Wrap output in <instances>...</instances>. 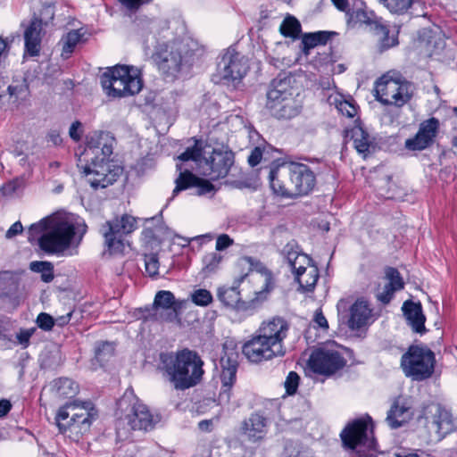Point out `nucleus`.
<instances>
[{
    "instance_id": "63",
    "label": "nucleus",
    "mask_w": 457,
    "mask_h": 457,
    "mask_svg": "<svg viewBox=\"0 0 457 457\" xmlns=\"http://www.w3.org/2000/svg\"><path fill=\"white\" fill-rule=\"evenodd\" d=\"M262 157V151L260 146L254 147L250 155L248 156V163L251 167H255L261 162Z\"/></svg>"
},
{
    "instance_id": "30",
    "label": "nucleus",
    "mask_w": 457,
    "mask_h": 457,
    "mask_svg": "<svg viewBox=\"0 0 457 457\" xmlns=\"http://www.w3.org/2000/svg\"><path fill=\"white\" fill-rule=\"evenodd\" d=\"M351 137L353 141V146L357 152L366 157L376 148L374 140L369 133L360 126H355L351 130Z\"/></svg>"
},
{
    "instance_id": "34",
    "label": "nucleus",
    "mask_w": 457,
    "mask_h": 457,
    "mask_svg": "<svg viewBox=\"0 0 457 457\" xmlns=\"http://www.w3.org/2000/svg\"><path fill=\"white\" fill-rule=\"evenodd\" d=\"M84 33L80 29H72L63 35L60 40L62 45V57L67 59L74 52L77 45L81 41Z\"/></svg>"
},
{
    "instance_id": "16",
    "label": "nucleus",
    "mask_w": 457,
    "mask_h": 457,
    "mask_svg": "<svg viewBox=\"0 0 457 457\" xmlns=\"http://www.w3.org/2000/svg\"><path fill=\"white\" fill-rule=\"evenodd\" d=\"M184 305V301L177 300L172 292L160 290L156 293L153 307L157 320L167 322L179 320V313Z\"/></svg>"
},
{
    "instance_id": "50",
    "label": "nucleus",
    "mask_w": 457,
    "mask_h": 457,
    "mask_svg": "<svg viewBox=\"0 0 457 457\" xmlns=\"http://www.w3.org/2000/svg\"><path fill=\"white\" fill-rule=\"evenodd\" d=\"M190 297L197 306H208L212 302V295L207 289H196L191 293Z\"/></svg>"
},
{
    "instance_id": "54",
    "label": "nucleus",
    "mask_w": 457,
    "mask_h": 457,
    "mask_svg": "<svg viewBox=\"0 0 457 457\" xmlns=\"http://www.w3.org/2000/svg\"><path fill=\"white\" fill-rule=\"evenodd\" d=\"M309 266H314L312 264V260L307 254L303 253L300 254V256L294 261L290 268L295 277H296V275L301 271H305Z\"/></svg>"
},
{
    "instance_id": "39",
    "label": "nucleus",
    "mask_w": 457,
    "mask_h": 457,
    "mask_svg": "<svg viewBox=\"0 0 457 457\" xmlns=\"http://www.w3.org/2000/svg\"><path fill=\"white\" fill-rule=\"evenodd\" d=\"M331 35L332 34L328 31H317L305 34L302 40L304 51L320 45H325L330 39Z\"/></svg>"
},
{
    "instance_id": "48",
    "label": "nucleus",
    "mask_w": 457,
    "mask_h": 457,
    "mask_svg": "<svg viewBox=\"0 0 457 457\" xmlns=\"http://www.w3.org/2000/svg\"><path fill=\"white\" fill-rule=\"evenodd\" d=\"M281 254L284 259L287 261L288 266L290 267L294 261H295L300 254H303L301 248L297 245L295 241L288 242L282 249Z\"/></svg>"
},
{
    "instance_id": "17",
    "label": "nucleus",
    "mask_w": 457,
    "mask_h": 457,
    "mask_svg": "<svg viewBox=\"0 0 457 457\" xmlns=\"http://www.w3.org/2000/svg\"><path fill=\"white\" fill-rule=\"evenodd\" d=\"M291 168V198L307 195L316 185V177L306 164L290 162Z\"/></svg>"
},
{
    "instance_id": "3",
    "label": "nucleus",
    "mask_w": 457,
    "mask_h": 457,
    "mask_svg": "<svg viewBox=\"0 0 457 457\" xmlns=\"http://www.w3.org/2000/svg\"><path fill=\"white\" fill-rule=\"evenodd\" d=\"M161 361L169 381L177 390L196 386L204 375V361L194 351L184 349L176 354H162Z\"/></svg>"
},
{
    "instance_id": "37",
    "label": "nucleus",
    "mask_w": 457,
    "mask_h": 457,
    "mask_svg": "<svg viewBox=\"0 0 457 457\" xmlns=\"http://www.w3.org/2000/svg\"><path fill=\"white\" fill-rule=\"evenodd\" d=\"M350 21L353 23L365 24L370 27V29H376L377 23H381L382 20L378 19L373 12L363 9H358L350 14Z\"/></svg>"
},
{
    "instance_id": "23",
    "label": "nucleus",
    "mask_w": 457,
    "mask_h": 457,
    "mask_svg": "<svg viewBox=\"0 0 457 457\" xmlns=\"http://www.w3.org/2000/svg\"><path fill=\"white\" fill-rule=\"evenodd\" d=\"M268 431V419L260 412L252 413L241 426L242 434L253 443L262 441Z\"/></svg>"
},
{
    "instance_id": "9",
    "label": "nucleus",
    "mask_w": 457,
    "mask_h": 457,
    "mask_svg": "<svg viewBox=\"0 0 457 457\" xmlns=\"http://www.w3.org/2000/svg\"><path fill=\"white\" fill-rule=\"evenodd\" d=\"M267 108L278 119H291L299 109L292 97L290 79L286 77L274 79L267 93Z\"/></svg>"
},
{
    "instance_id": "15",
    "label": "nucleus",
    "mask_w": 457,
    "mask_h": 457,
    "mask_svg": "<svg viewBox=\"0 0 457 457\" xmlns=\"http://www.w3.org/2000/svg\"><path fill=\"white\" fill-rule=\"evenodd\" d=\"M345 364L346 361L339 351L328 347L314 351L308 361L310 369L320 375L334 374L343 369Z\"/></svg>"
},
{
    "instance_id": "64",
    "label": "nucleus",
    "mask_w": 457,
    "mask_h": 457,
    "mask_svg": "<svg viewBox=\"0 0 457 457\" xmlns=\"http://www.w3.org/2000/svg\"><path fill=\"white\" fill-rule=\"evenodd\" d=\"M23 231V226L21 221L14 222L5 233L7 239H12L16 236L21 234Z\"/></svg>"
},
{
    "instance_id": "25",
    "label": "nucleus",
    "mask_w": 457,
    "mask_h": 457,
    "mask_svg": "<svg viewBox=\"0 0 457 457\" xmlns=\"http://www.w3.org/2000/svg\"><path fill=\"white\" fill-rule=\"evenodd\" d=\"M411 416V405L407 399L395 398L387 411L386 421L391 428H398L406 423Z\"/></svg>"
},
{
    "instance_id": "62",
    "label": "nucleus",
    "mask_w": 457,
    "mask_h": 457,
    "mask_svg": "<svg viewBox=\"0 0 457 457\" xmlns=\"http://www.w3.org/2000/svg\"><path fill=\"white\" fill-rule=\"evenodd\" d=\"M34 331V328L21 329V331L16 336L18 343L26 348L29 345V339L32 337Z\"/></svg>"
},
{
    "instance_id": "29",
    "label": "nucleus",
    "mask_w": 457,
    "mask_h": 457,
    "mask_svg": "<svg viewBox=\"0 0 457 457\" xmlns=\"http://www.w3.org/2000/svg\"><path fill=\"white\" fill-rule=\"evenodd\" d=\"M371 318V309L368 303L357 300L351 307L348 326L351 329H359L366 326Z\"/></svg>"
},
{
    "instance_id": "13",
    "label": "nucleus",
    "mask_w": 457,
    "mask_h": 457,
    "mask_svg": "<svg viewBox=\"0 0 457 457\" xmlns=\"http://www.w3.org/2000/svg\"><path fill=\"white\" fill-rule=\"evenodd\" d=\"M136 228L137 219L129 214H123L103 224L100 233L104 238V245L109 253H122L125 248V236Z\"/></svg>"
},
{
    "instance_id": "55",
    "label": "nucleus",
    "mask_w": 457,
    "mask_h": 457,
    "mask_svg": "<svg viewBox=\"0 0 457 457\" xmlns=\"http://www.w3.org/2000/svg\"><path fill=\"white\" fill-rule=\"evenodd\" d=\"M202 155V148L198 145V141L196 140L195 145L191 147H187L179 157L178 159L182 162L187 161H198Z\"/></svg>"
},
{
    "instance_id": "42",
    "label": "nucleus",
    "mask_w": 457,
    "mask_h": 457,
    "mask_svg": "<svg viewBox=\"0 0 457 457\" xmlns=\"http://www.w3.org/2000/svg\"><path fill=\"white\" fill-rule=\"evenodd\" d=\"M223 256L217 253L212 252L206 253L203 257V272L208 276L218 270L220 264L221 263Z\"/></svg>"
},
{
    "instance_id": "14",
    "label": "nucleus",
    "mask_w": 457,
    "mask_h": 457,
    "mask_svg": "<svg viewBox=\"0 0 457 457\" xmlns=\"http://www.w3.org/2000/svg\"><path fill=\"white\" fill-rule=\"evenodd\" d=\"M249 70L247 60L230 46L224 51L218 62V74L226 82H240Z\"/></svg>"
},
{
    "instance_id": "24",
    "label": "nucleus",
    "mask_w": 457,
    "mask_h": 457,
    "mask_svg": "<svg viewBox=\"0 0 457 457\" xmlns=\"http://www.w3.org/2000/svg\"><path fill=\"white\" fill-rule=\"evenodd\" d=\"M43 27L37 19H31L24 30L25 54L29 56L39 55L44 35Z\"/></svg>"
},
{
    "instance_id": "43",
    "label": "nucleus",
    "mask_w": 457,
    "mask_h": 457,
    "mask_svg": "<svg viewBox=\"0 0 457 457\" xmlns=\"http://www.w3.org/2000/svg\"><path fill=\"white\" fill-rule=\"evenodd\" d=\"M391 13L404 14L406 13L413 4V0H379Z\"/></svg>"
},
{
    "instance_id": "12",
    "label": "nucleus",
    "mask_w": 457,
    "mask_h": 457,
    "mask_svg": "<svg viewBox=\"0 0 457 457\" xmlns=\"http://www.w3.org/2000/svg\"><path fill=\"white\" fill-rule=\"evenodd\" d=\"M375 92L377 100L381 104L402 107L411 99L414 86L401 78L384 75L376 82Z\"/></svg>"
},
{
    "instance_id": "8",
    "label": "nucleus",
    "mask_w": 457,
    "mask_h": 457,
    "mask_svg": "<svg viewBox=\"0 0 457 457\" xmlns=\"http://www.w3.org/2000/svg\"><path fill=\"white\" fill-rule=\"evenodd\" d=\"M77 224L70 219L54 218L49 229L38 238L39 248L47 254L65 255L76 234Z\"/></svg>"
},
{
    "instance_id": "28",
    "label": "nucleus",
    "mask_w": 457,
    "mask_h": 457,
    "mask_svg": "<svg viewBox=\"0 0 457 457\" xmlns=\"http://www.w3.org/2000/svg\"><path fill=\"white\" fill-rule=\"evenodd\" d=\"M430 412L433 413V417L428 422L431 423L432 427L440 436H445L454 428L452 415L440 405L431 406Z\"/></svg>"
},
{
    "instance_id": "61",
    "label": "nucleus",
    "mask_w": 457,
    "mask_h": 457,
    "mask_svg": "<svg viewBox=\"0 0 457 457\" xmlns=\"http://www.w3.org/2000/svg\"><path fill=\"white\" fill-rule=\"evenodd\" d=\"M233 239L227 234L220 235L216 239V251H223L232 245Z\"/></svg>"
},
{
    "instance_id": "58",
    "label": "nucleus",
    "mask_w": 457,
    "mask_h": 457,
    "mask_svg": "<svg viewBox=\"0 0 457 457\" xmlns=\"http://www.w3.org/2000/svg\"><path fill=\"white\" fill-rule=\"evenodd\" d=\"M36 322L37 327L45 331H50L54 326V319L46 312H40Z\"/></svg>"
},
{
    "instance_id": "47",
    "label": "nucleus",
    "mask_w": 457,
    "mask_h": 457,
    "mask_svg": "<svg viewBox=\"0 0 457 457\" xmlns=\"http://www.w3.org/2000/svg\"><path fill=\"white\" fill-rule=\"evenodd\" d=\"M114 345L109 342L100 343L96 348V359L103 366L114 355Z\"/></svg>"
},
{
    "instance_id": "7",
    "label": "nucleus",
    "mask_w": 457,
    "mask_h": 457,
    "mask_svg": "<svg viewBox=\"0 0 457 457\" xmlns=\"http://www.w3.org/2000/svg\"><path fill=\"white\" fill-rule=\"evenodd\" d=\"M119 410L124 411L120 423L127 425L132 430L149 431L160 422L161 417L154 414L148 407L135 395L132 389H127L118 403Z\"/></svg>"
},
{
    "instance_id": "41",
    "label": "nucleus",
    "mask_w": 457,
    "mask_h": 457,
    "mask_svg": "<svg viewBox=\"0 0 457 457\" xmlns=\"http://www.w3.org/2000/svg\"><path fill=\"white\" fill-rule=\"evenodd\" d=\"M279 31L284 37L296 38L301 32V24L295 17L288 16L282 21Z\"/></svg>"
},
{
    "instance_id": "35",
    "label": "nucleus",
    "mask_w": 457,
    "mask_h": 457,
    "mask_svg": "<svg viewBox=\"0 0 457 457\" xmlns=\"http://www.w3.org/2000/svg\"><path fill=\"white\" fill-rule=\"evenodd\" d=\"M295 279L298 282L303 291L311 292L314 289L319 279L318 268L315 265L309 266L305 271L298 273L296 277H295Z\"/></svg>"
},
{
    "instance_id": "45",
    "label": "nucleus",
    "mask_w": 457,
    "mask_h": 457,
    "mask_svg": "<svg viewBox=\"0 0 457 457\" xmlns=\"http://www.w3.org/2000/svg\"><path fill=\"white\" fill-rule=\"evenodd\" d=\"M195 181H197V176L194 175L192 172L188 170L180 172L179 176L175 180L176 187L173 190V196L182 190L195 187Z\"/></svg>"
},
{
    "instance_id": "32",
    "label": "nucleus",
    "mask_w": 457,
    "mask_h": 457,
    "mask_svg": "<svg viewBox=\"0 0 457 457\" xmlns=\"http://www.w3.org/2000/svg\"><path fill=\"white\" fill-rule=\"evenodd\" d=\"M244 276H242L239 279L234 282V285L231 287L223 286L218 288L217 296L218 299L226 306L236 308L237 304H238L240 297V292L238 290V287L242 280L244 279Z\"/></svg>"
},
{
    "instance_id": "22",
    "label": "nucleus",
    "mask_w": 457,
    "mask_h": 457,
    "mask_svg": "<svg viewBox=\"0 0 457 457\" xmlns=\"http://www.w3.org/2000/svg\"><path fill=\"white\" fill-rule=\"evenodd\" d=\"M415 46L421 54L431 57L438 54L445 48V41L439 33L423 29L418 34Z\"/></svg>"
},
{
    "instance_id": "36",
    "label": "nucleus",
    "mask_w": 457,
    "mask_h": 457,
    "mask_svg": "<svg viewBox=\"0 0 457 457\" xmlns=\"http://www.w3.org/2000/svg\"><path fill=\"white\" fill-rule=\"evenodd\" d=\"M18 276L9 270L0 272V296L6 297L13 295L18 288Z\"/></svg>"
},
{
    "instance_id": "57",
    "label": "nucleus",
    "mask_w": 457,
    "mask_h": 457,
    "mask_svg": "<svg viewBox=\"0 0 457 457\" xmlns=\"http://www.w3.org/2000/svg\"><path fill=\"white\" fill-rule=\"evenodd\" d=\"M145 267L149 276L154 277L158 274L159 260L156 254L151 253L145 256Z\"/></svg>"
},
{
    "instance_id": "2",
    "label": "nucleus",
    "mask_w": 457,
    "mask_h": 457,
    "mask_svg": "<svg viewBox=\"0 0 457 457\" xmlns=\"http://www.w3.org/2000/svg\"><path fill=\"white\" fill-rule=\"evenodd\" d=\"M288 329V323L282 318L262 322L257 334L244 344L243 354L253 363L284 356L286 349L283 342Z\"/></svg>"
},
{
    "instance_id": "56",
    "label": "nucleus",
    "mask_w": 457,
    "mask_h": 457,
    "mask_svg": "<svg viewBox=\"0 0 457 457\" xmlns=\"http://www.w3.org/2000/svg\"><path fill=\"white\" fill-rule=\"evenodd\" d=\"M300 377L295 371H290L285 380V388L287 395H292L295 394L299 386Z\"/></svg>"
},
{
    "instance_id": "1",
    "label": "nucleus",
    "mask_w": 457,
    "mask_h": 457,
    "mask_svg": "<svg viewBox=\"0 0 457 457\" xmlns=\"http://www.w3.org/2000/svg\"><path fill=\"white\" fill-rule=\"evenodd\" d=\"M114 138L109 132L96 131L87 137L82 166L88 184L94 189L105 188L113 184L122 173V167L111 159Z\"/></svg>"
},
{
    "instance_id": "33",
    "label": "nucleus",
    "mask_w": 457,
    "mask_h": 457,
    "mask_svg": "<svg viewBox=\"0 0 457 457\" xmlns=\"http://www.w3.org/2000/svg\"><path fill=\"white\" fill-rule=\"evenodd\" d=\"M373 31L379 36L378 46L380 51L387 50L398 45V31H391L383 22L377 23Z\"/></svg>"
},
{
    "instance_id": "10",
    "label": "nucleus",
    "mask_w": 457,
    "mask_h": 457,
    "mask_svg": "<svg viewBox=\"0 0 457 457\" xmlns=\"http://www.w3.org/2000/svg\"><path fill=\"white\" fill-rule=\"evenodd\" d=\"M184 49L185 46L179 42L160 45L156 46L153 59L162 73L175 78L184 68L193 64V54L187 51L183 54Z\"/></svg>"
},
{
    "instance_id": "53",
    "label": "nucleus",
    "mask_w": 457,
    "mask_h": 457,
    "mask_svg": "<svg viewBox=\"0 0 457 457\" xmlns=\"http://www.w3.org/2000/svg\"><path fill=\"white\" fill-rule=\"evenodd\" d=\"M241 262L245 264H248L250 269L253 270H256L257 272H260L262 274L265 275V281L264 286L266 285V279L268 277L270 278L271 282H273L271 273L268 270V269L257 259L251 257V256H245L241 258ZM274 285V283H272Z\"/></svg>"
},
{
    "instance_id": "5",
    "label": "nucleus",
    "mask_w": 457,
    "mask_h": 457,
    "mask_svg": "<svg viewBox=\"0 0 457 457\" xmlns=\"http://www.w3.org/2000/svg\"><path fill=\"white\" fill-rule=\"evenodd\" d=\"M104 92L112 98H121L138 94L143 87L140 71L129 65L109 68L100 77Z\"/></svg>"
},
{
    "instance_id": "31",
    "label": "nucleus",
    "mask_w": 457,
    "mask_h": 457,
    "mask_svg": "<svg viewBox=\"0 0 457 457\" xmlns=\"http://www.w3.org/2000/svg\"><path fill=\"white\" fill-rule=\"evenodd\" d=\"M273 289V284L270 277L266 279V285L263 288L255 293V296L250 301H242L241 299L238 302V304L236 306V310L238 312H245L248 315L253 314L257 308L261 305V303L266 299L267 295Z\"/></svg>"
},
{
    "instance_id": "49",
    "label": "nucleus",
    "mask_w": 457,
    "mask_h": 457,
    "mask_svg": "<svg viewBox=\"0 0 457 457\" xmlns=\"http://www.w3.org/2000/svg\"><path fill=\"white\" fill-rule=\"evenodd\" d=\"M334 104L338 112L348 118H353L357 113L356 105L349 100L343 99L342 96L335 97Z\"/></svg>"
},
{
    "instance_id": "20",
    "label": "nucleus",
    "mask_w": 457,
    "mask_h": 457,
    "mask_svg": "<svg viewBox=\"0 0 457 457\" xmlns=\"http://www.w3.org/2000/svg\"><path fill=\"white\" fill-rule=\"evenodd\" d=\"M234 163L231 153L213 150L210 157L205 158L204 174L212 180L225 178Z\"/></svg>"
},
{
    "instance_id": "44",
    "label": "nucleus",
    "mask_w": 457,
    "mask_h": 457,
    "mask_svg": "<svg viewBox=\"0 0 457 457\" xmlns=\"http://www.w3.org/2000/svg\"><path fill=\"white\" fill-rule=\"evenodd\" d=\"M54 218L47 217L40 220L38 222L33 223L29 226L28 230V240L32 243L35 240L38 241L39 237L50 228V223Z\"/></svg>"
},
{
    "instance_id": "4",
    "label": "nucleus",
    "mask_w": 457,
    "mask_h": 457,
    "mask_svg": "<svg viewBox=\"0 0 457 457\" xmlns=\"http://www.w3.org/2000/svg\"><path fill=\"white\" fill-rule=\"evenodd\" d=\"M98 411L91 401L74 400L59 408L55 415V424L62 434L70 431L84 434L90 429Z\"/></svg>"
},
{
    "instance_id": "6",
    "label": "nucleus",
    "mask_w": 457,
    "mask_h": 457,
    "mask_svg": "<svg viewBox=\"0 0 457 457\" xmlns=\"http://www.w3.org/2000/svg\"><path fill=\"white\" fill-rule=\"evenodd\" d=\"M343 446L358 457H370L376 450L377 441L373 436V423L370 416L349 422L340 433Z\"/></svg>"
},
{
    "instance_id": "38",
    "label": "nucleus",
    "mask_w": 457,
    "mask_h": 457,
    "mask_svg": "<svg viewBox=\"0 0 457 457\" xmlns=\"http://www.w3.org/2000/svg\"><path fill=\"white\" fill-rule=\"evenodd\" d=\"M54 387L59 396L71 398L79 392V386L72 379L61 378L54 381Z\"/></svg>"
},
{
    "instance_id": "18",
    "label": "nucleus",
    "mask_w": 457,
    "mask_h": 457,
    "mask_svg": "<svg viewBox=\"0 0 457 457\" xmlns=\"http://www.w3.org/2000/svg\"><path fill=\"white\" fill-rule=\"evenodd\" d=\"M438 129L437 119L432 117L422 121L416 135L405 140V148L410 151H422L429 147L434 143Z\"/></svg>"
},
{
    "instance_id": "40",
    "label": "nucleus",
    "mask_w": 457,
    "mask_h": 457,
    "mask_svg": "<svg viewBox=\"0 0 457 457\" xmlns=\"http://www.w3.org/2000/svg\"><path fill=\"white\" fill-rule=\"evenodd\" d=\"M29 269L41 274V279L49 283L54 279V265L50 262L34 261L29 264Z\"/></svg>"
},
{
    "instance_id": "52",
    "label": "nucleus",
    "mask_w": 457,
    "mask_h": 457,
    "mask_svg": "<svg viewBox=\"0 0 457 457\" xmlns=\"http://www.w3.org/2000/svg\"><path fill=\"white\" fill-rule=\"evenodd\" d=\"M13 329V322L9 318L0 316V341L12 342Z\"/></svg>"
},
{
    "instance_id": "46",
    "label": "nucleus",
    "mask_w": 457,
    "mask_h": 457,
    "mask_svg": "<svg viewBox=\"0 0 457 457\" xmlns=\"http://www.w3.org/2000/svg\"><path fill=\"white\" fill-rule=\"evenodd\" d=\"M7 91L10 97L13 99V102L23 100L26 98L29 91L26 79H23L21 80L12 81V83L8 86Z\"/></svg>"
},
{
    "instance_id": "60",
    "label": "nucleus",
    "mask_w": 457,
    "mask_h": 457,
    "mask_svg": "<svg viewBox=\"0 0 457 457\" xmlns=\"http://www.w3.org/2000/svg\"><path fill=\"white\" fill-rule=\"evenodd\" d=\"M22 186V179H14L1 187V192L4 195H11L20 189Z\"/></svg>"
},
{
    "instance_id": "19",
    "label": "nucleus",
    "mask_w": 457,
    "mask_h": 457,
    "mask_svg": "<svg viewBox=\"0 0 457 457\" xmlns=\"http://www.w3.org/2000/svg\"><path fill=\"white\" fill-rule=\"evenodd\" d=\"M220 380L221 390L219 395V400L223 403H228L231 396V388L236 382L237 371V353L232 352L229 354L225 353L220 358Z\"/></svg>"
},
{
    "instance_id": "26",
    "label": "nucleus",
    "mask_w": 457,
    "mask_h": 457,
    "mask_svg": "<svg viewBox=\"0 0 457 457\" xmlns=\"http://www.w3.org/2000/svg\"><path fill=\"white\" fill-rule=\"evenodd\" d=\"M385 278L387 283L384 286L382 292L377 295V298L383 304H387L393 299L395 293L404 287V282L397 269L393 267L386 269Z\"/></svg>"
},
{
    "instance_id": "51",
    "label": "nucleus",
    "mask_w": 457,
    "mask_h": 457,
    "mask_svg": "<svg viewBox=\"0 0 457 457\" xmlns=\"http://www.w3.org/2000/svg\"><path fill=\"white\" fill-rule=\"evenodd\" d=\"M54 18V7L44 4L38 13H34L31 19H37L42 26H47Z\"/></svg>"
},
{
    "instance_id": "59",
    "label": "nucleus",
    "mask_w": 457,
    "mask_h": 457,
    "mask_svg": "<svg viewBox=\"0 0 457 457\" xmlns=\"http://www.w3.org/2000/svg\"><path fill=\"white\" fill-rule=\"evenodd\" d=\"M195 187L196 188V195H204L210 193H212L215 188L214 186L204 179H201L197 177V181H195Z\"/></svg>"
},
{
    "instance_id": "21",
    "label": "nucleus",
    "mask_w": 457,
    "mask_h": 457,
    "mask_svg": "<svg viewBox=\"0 0 457 457\" xmlns=\"http://www.w3.org/2000/svg\"><path fill=\"white\" fill-rule=\"evenodd\" d=\"M291 175L290 162L276 160L269 167V182L272 192L279 196L291 198V189L284 185L285 179Z\"/></svg>"
},
{
    "instance_id": "27",
    "label": "nucleus",
    "mask_w": 457,
    "mask_h": 457,
    "mask_svg": "<svg viewBox=\"0 0 457 457\" xmlns=\"http://www.w3.org/2000/svg\"><path fill=\"white\" fill-rule=\"evenodd\" d=\"M402 310L413 331L417 333H423L426 330V318L423 315L422 307L420 303H414L411 300L405 301L403 304Z\"/></svg>"
},
{
    "instance_id": "11",
    "label": "nucleus",
    "mask_w": 457,
    "mask_h": 457,
    "mask_svg": "<svg viewBox=\"0 0 457 457\" xmlns=\"http://www.w3.org/2000/svg\"><path fill=\"white\" fill-rule=\"evenodd\" d=\"M435 354L427 346L411 345L401 358L403 373L414 380L429 378L435 368Z\"/></svg>"
}]
</instances>
